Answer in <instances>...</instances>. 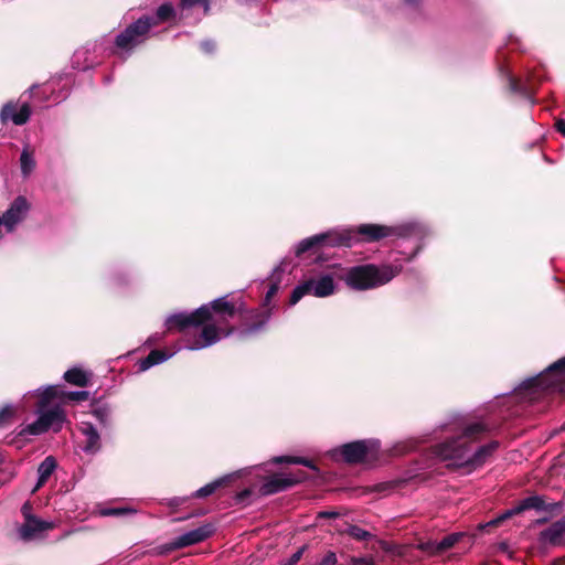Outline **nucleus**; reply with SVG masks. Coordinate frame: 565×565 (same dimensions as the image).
I'll list each match as a JSON object with an SVG mask.
<instances>
[{"mask_svg":"<svg viewBox=\"0 0 565 565\" xmlns=\"http://www.w3.org/2000/svg\"><path fill=\"white\" fill-rule=\"evenodd\" d=\"M286 275V268L282 264L277 266L270 277L268 278L266 286L267 290L262 302V307L253 312L249 311V334L260 331L264 326L268 322L274 306L271 305L273 297L280 289L284 277Z\"/></svg>","mask_w":565,"mask_h":565,"instance_id":"obj_6","label":"nucleus"},{"mask_svg":"<svg viewBox=\"0 0 565 565\" xmlns=\"http://www.w3.org/2000/svg\"><path fill=\"white\" fill-rule=\"evenodd\" d=\"M405 1L408 2V3H415L416 2V0H405Z\"/></svg>","mask_w":565,"mask_h":565,"instance_id":"obj_47","label":"nucleus"},{"mask_svg":"<svg viewBox=\"0 0 565 565\" xmlns=\"http://www.w3.org/2000/svg\"><path fill=\"white\" fill-rule=\"evenodd\" d=\"M63 379L68 384L79 387H86L89 383V374L81 367H72L67 370L64 373Z\"/></svg>","mask_w":565,"mask_h":565,"instance_id":"obj_22","label":"nucleus"},{"mask_svg":"<svg viewBox=\"0 0 565 565\" xmlns=\"http://www.w3.org/2000/svg\"><path fill=\"white\" fill-rule=\"evenodd\" d=\"M334 280L331 274L328 273L310 277L294 289L290 297V305H296L306 295H312L319 298L328 297L334 292Z\"/></svg>","mask_w":565,"mask_h":565,"instance_id":"obj_9","label":"nucleus"},{"mask_svg":"<svg viewBox=\"0 0 565 565\" xmlns=\"http://www.w3.org/2000/svg\"><path fill=\"white\" fill-rule=\"evenodd\" d=\"M361 235L366 242H376L393 235H401V228L377 224H362L356 230L332 231L302 239L296 247V254L301 255L317 245L347 246L355 241V235Z\"/></svg>","mask_w":565,"mask_h":565,"instance_id":"obj_2","label":"nucleus"},{"mask_svg":"<svg viewBox=\"0 0 565 565\" xmlns=\"http://www.w3.org/2000/svg\"><path fill=\"white\" fill-rule=\"evenodd\" d=\"M57 466V462L53 456H47L39 466L38 473L39 479L35 484V487L32 490V493H35L38 490H40L49 480V478L54 472L55 468Z\"/></svg>","mask_w":565,"mask_h":565,"instance_id":"obj_20","label":"nucleus"},{"mask_svg":"<svg viewBox=\"0 0 565 565\" xmlns=\"http://www.w3.org/2000/svg\"><path fill=\"white\" fill-rule=\"evenodd\" d=\"M338 515V512L334 511H323L319 513V518H335Z\"/></svg>","mask_w":565,"mask_h":565,"instance_id":"obj_42","label":"nucleus"},{"mask_svg":"<svg viewBox=\"0 0 565 565\" xmlns=\"http://www.w3.org/2000/svg\"><path fill=\"white\" fill-rule=\"evenodd\" d=\"M173 17H174V9H173L172 4L163 3V4L159 6V8L157 9V12H156V17H153V18L158 24L159 22L168 21V20L172 19Z\"/></svg>","mask_w":565,"mask_h":565,"instance_id":"obj_27","label":"nucleus"},{"mask_svg":"<svg viewBox=\"0 0 565 565\" xmlns=\"http://www.w3.org/2000/svg\"><path fill=\"white\" fill-rule=\"evenodd\" d=\"M157 25L153 17L142 15L137 21L130 23L115 38L116 47L130 51L142 44L152 26Z\"/></svg>","mask_w":565,"mask_h":565,"instance_id":"obj_7","label":"nucleus"},{"mask_svg":"<svg viewBox=\"0 0 565 565\" xmlns=\"http://www.w3.org/2000/svg\"><path fill=\"white\" fill-rule=\"evenodd\" d=\"M2 222H3V217H0V225L2 224Z\"/></svg>","mask_w":565,"mask_h":565,"instance_id":"obj_48","label":"nucleus"},{"mask_svg":"<svg viewBox=\"0 0 565 565\" xmlns=\"http://www.w3.org/2000/svg\"><path fill=\"white\" fill-rule=\"evenodd\" d=\"M545 508L544 500L541 497L533 495L525 498L516 508L507 511L501 519H507L513 514L520 513L524 510H543Z\"/></svg>","mask_w":565,"mask_h":565,"instance_id":"obj_21","label":"nucleus"},{"mask_svg":"<svg viewBox=\"0 0 565 565\" xmlns=\"http://www.w3.org/2000/svg\"><path fill=\"white\" fill-rule=\"evenodd\" d=\"M32 109L28 103H23L18 109V104L10 100L0 110V121L7 124L11 120L17 126L25 125L31 117Z\"/></svg>","mask_w":565,"mask_h":565,"instance_id":"obj_13","label":"nucleus"},{"mask_svg":"<svg viewBox=\"0 0 565 565\" xmlns=\"http://www.w3.org/2000/svg\"><path fill=\"white\" fill-rule=\"evenodd\" d=\"M64 391L57 386H47L39 396L36 408H46L52 401L63 399Z\"/></svg>","mask_w":565,"mask_h":565,"instance_id":"obj_23","label":"nucleus"},{"mask_svg":"<svg viewBox=\"0 0 565 565\" xmlns=\"http://www.w3.org/2000/svg\"><path fill=\"white\" fill-rule=\"evenodd\" d=\"M553 392H565V356L550 365L537 376L527 379L516 388V395L529 402L536 401L543 394Z\"/></svg>","mask_w":565,"mask_h":565,"instance_id":"obj_3","label":"nucleus"},{"mask_svg":"<svg viewBox=\"0 0 565 565\" xmlns=\"http://www.w3.org/2000/svg\"><path fill=\"white\" fill-rule=\"evenodd\" d=\"M451 437L434 447V455L447 466L468 468L469 471L482 466L499 447L498 441L479 446L472 451L471 444L488 431L482 422L469 423L463 417L455 418L443 426Z\"/></svg>","mask_w":565,"mask_h":565,"instance_id":"obj_1","label":"nucleus"},{"mask_svg":"<svg viewBox=\"0 0 565 565\" xmlns=\"http://www.w3.org/2000/svg\"><path fill=\"white\" fill-rule=\"evenodd\" d=\"M556 129L558 132H561L563 136H565V120L558 119L556 121Z\"/></svg>","mask_w":565,"mask_h":565,"instance_id":"obj_41","label":"nucleus"},{"mask_svg":"<svg viewBox=\"0 0 565 565\" xmlns=\"http://www.w3.org/2000/svg\"><path fill=\"white\" fill-rule=\"evenodd\" d=\"M35 88H38V86H36V85H33V86L30 88V92H31V93H33V90H34Z\"/></svg>","mask_w":565,"mask_h":565,"instance_id":"obj_46","label":"nucleus"},{"mask_svg":"<svg viewBox=\"0 0 565 565\" xmlns=\"http://www.w3.org/2000/svg\"><path fill=\"white\" fill-rule=\"evenodd\" d=\"M89 398V393L87 391H77V392H65L63 395V399L74 401V402H84Z\"/></svg>","mask_w":565,"mask_h":565,"instance_id":"obj_34","label":"nucleus"},{"mask_svg":"<svg viewBox=\"0 0 565 565\" xmlns=\"http://www.w3.org/2000/svg\"><path fill=\"white\" fill-rule=\"evenodd\" d=\"M4 462V458L2 455H0V466Z\"/></svg>","mask_w":565,"mask_h":565,"instance_id":"obj_45","label":"nucleus"},{"mask_svg":"<svg viewBox=\"0 0 565 565\" xmlns=\"http://www.w3.org/2000/svg\"><path fill=\"white\" fill-rule=\"evenodd\" d=\"M509 84L512 92L527 94L526 88L516 78L509 76Z\"/></svg>","mask_w":565,"mask_h":565,"instance_id":"obj_35","label":"nucleus"},{"mask_svg":"<svg viewBox=\"0 0 565 565\" xmlns=\"http://www.w3.org/2000/svg\"><path fill=\"white\" fill-rule=\"evenodd\" d=\"M214 42L212 41H204L201 44V47L207 53L212 52L214 50Z\"/></svg>","mask_w":565,"mask_h":565,"instance_id":"obj_40","label":"nucleus"},{"mask_svg":"<svg viewBox=\"0 0 565 565\" xmlns=\"http://www.w3.org/2000/svg\"><path fill=\"white\" fill-rule=\"evenodd\" d=\"M335 563L337 556L334 553L330 552L324 556L320 565H335Z\"/></svg>","mask_w":565,"mask_h":565,"instance_id":"obj_38","label":"nucleus"},{"mask_svg":"<svg viewBox=\"0 0 565 565\" xmlns=\"http://www.w3.org/2000/svg\"><path fill=\"white\" fill-rule=\"evenodd\" d=\"M241 476H242V470L226 475L222 478H218V479L205 484L204 487L200 488L199 490H196L193 493V497L194 498H206L221 489L234 487V484L241 478Z\"/></svg>","mask_w":565,"mask_h":565,"instance_id":"obj_16","label":"nucleus"},{"mask_svg":"<svg viewBox=\"0 0 565 565\" xmlns=\"http://www.w3.org/2000/svg\"><path fill=\"white\" fill-rule=\"evenodd\" d=\"M137 510L129 507H118L103 509L100 514L104 516H125L135 514Z\"/></svg>","mask_w":565,"mask_h":565,"instance_id":"obj_28","label":"nucleus"},{"mask_svg":"<svg viewBox=\"0 0 565 565\" xmlns=\"http://www.w3.org/2000/svg\"><path fill=\"white\" fill-rule=\"evenodd\" d=\"M418 547L423 551V552H426L428 554H431V555H437L439 553H441V547H439V542L437 541H427V542H423L418 545Z\"/></svg>","mask_w":565,"mask_h":565,"instance_id":"obj_33","label":"nucleus"},{"mask_svg":"<svg viewBox=\"0 0 565 565\" xmlns=\"http://www.w3.org/2000/svg\"><path fill=\"white\" fill-rule=\"evenodd\" d=\"M275 461L276 462H287V463H299V465H303L306 467H309V468L316 470V466L310 460L300 458V457L282 456V457H277L275 459Z\"/></svg>","mask_w":565,"mask_h":565,"instance_id":"obj_32","label":"nucleus"},{"mask_svg":"<svg viewBox=\"0 0 565 565\" xmlns=\"http://www.w3.org/2000/svg\"><path fill=\"white\" fill-rule=\"evenodd\" d=\"M215 532V527L213 524H204L199 526L198 529L191 530L168 543L167 551H175L190 545H194L201 543L212 536Z\"/></svg>","mask_w":565,"mask_h":565,"instance_id":"obj_12","label":"nucleus"},{"mask_svg":"<svg viewBox=\"0 0 565 565\" xmlns=\"http://www.w3.org/2000/svg\"><path fill=\"white\" fill-rule=\"evenodd\" d=\"M462 536L463 533H451L439 541V547H441L443 552L447 551L458 543Z\"/></svg>","mask_w":565,"mask_h":565,"instance_id":"obj_31","label":"nucleus"},{"mask_svg":"<svg viewBox=\"0 0 565 565\" xmlns=\"http://www.w3.org/2000/svg\"><path fill=\"white\" fill-rule=\"evenodd\" d=\"M20 164L21 172L23 175H29L35 168V160L33 158V154L28 149H24L22 151L20 157Z\"/></svg>","mask_w":565,"mask_h":565,"instance_id":"obj_25","label":"nucleus"},{"mask_svg":"<svg viewBox=\"0 0 565 565\" xmlns=\"http://www.w3.org/2000/svg\"><path fill=\"white\" fill-rule=\"evenodd\" d=\"M401 270L402 267L397 265H385L382 267L361 265L350 268L344 280L349 287L356 290L372 289L387 284Z\"/></svg>","mask_w":565,"mask_h":565,"instance_id":"obj_5","label":"nucleus"},{"mask_svg":"<svg viewBox=\"0 0 565 565\" xmlns=\"http://www.w3.org/2000/svg\"><path fill=\"white\" fill-rule=\"evenodd\" d=\"M17 415L15 407L11 405H6L0 409V428L8 426L12 423L13 418Z\"/></svg>","mask_w":565,"mask_h":565,"instance_id":"obj_29","label":"nucleus"},{"mask_svg":"<svg viewBox=\"0 0 565 565\" xmlns=\"http://www.w3.org/2000/svg\"><path fill=\"white\" fill-rule=\"evenodd\" d=\"M203 328L198 338H195L193 344L190 347L192 350L206 348L218 341L220 328L216 327L215 322H205L202 324Z\"/></svg>","mask_w":565,"mask_h":565,"instance_id":"obj_18","label":"nucleus"},{"mask_svg":"<svg viewBox=\"0 0 565 565\" xmlns=\"http://www.w3.org/2000/svg\"><path fill=\"white\" fill-rule=\"evenodd\" d=\"M245 498H247V488H244L242 489L239 492H237L236 494V499L237 501H243Z\"/></svg>","mask_w":565,"mask_h":565,"instance_id":"obj_43","label":"nucleus"},{"mask_svg":"<svg viewBox=\"0 0 565 565\" xmlns=\"http://www.w3.org/2000/svg\"><path fill=\"white\" fill-rule=\"evenodd\" d=\"M539 541L544 545L565 544V518L552 523L540 533Z\"/></svg>","mask_w":565,"mask_h":565,"instance_id":"obj_17","label":"nucleus"},{"mask_svg":"<svg viewBox=\"0 0 565 565\" xmlns=\"http://www.w3.org/2000/svg\"><path fill=\"white\" fill-rule=\"evenodd\" d=\"M305 547H300L297 552H295L289 559L285 563V565H296L302 557Z\"/></svg>","mask_w":565,"mask_h":565,"instance_id":"obj_37","label":"nucleus"},{"mask_svg":"<svg viewBox=\"0 0 565 565\" xmlns=\"http://www.w3.org/2000/svg\"><path fill=\"white\" fill-rule=\"evenodd\" d=\"M184 8H192L195 6L209 7V0H181Z\"/></svg>","mask_w":565,"mask_h":565,"instance_id":"obj_36","label":"nucleus"},{"mask_svg":"<svg viewBox=\"0 0 565 565\" xmlns=\"http://www.w3.org/2000/svg\"><path fill=\"white\" fill-rule=\"evenodd\" d=\"M306 473L301 470L280 472L269 476L262 484L260 492L264 495L275 494L302 481Z\"/></svg>","mask_w":565,"mask_h":565,"instance_id":"obj_11","label":"nucleus"},{"mask_svg":"<svg viewBox=\"0 0 565 565\" xmlns=\"http://www.w3.org/2000/svg\"><path fill=\"white\" fill-rule=\"evenodd\" d=\"M182 503V500L180 498H174L170 501V505L178 507Z\"/></svg>","mask_w":565,"mask_h":565,"instance_id":"obj_44","label":"nucleus"},{"mask_svg":"<svg viewBox=\"0 0 565 565\" xmlns=\"http://www.w3.org/2000/svg\"><path fill=\"white\" fill-rule=\"evenodd\" d=\"M373 559L369 557H359L352 559V565H372Z\"/></svg>","mask_w":565,"mask_h":565,"instance_id":"obj_39","label":"nucleus"},{"mask_svg":"<svg viewBox=\"0 0 565 565\" xmlns=\"http://www.w3.org/2000/svg\"><path fill=\"white\" fill-rule=\"evenodd\" d=\"M29 209L30 204L28 200L24 196L19 195L13 200V202L10 204L9 209L3 213V215L0 216L3 217L2 224H4V226L9 231H11L15 224H18L24 218Z\"/></svg>","mask_w":565,"mask_h":565,"instance_id":"obj_15","label":"nucleus"},{"mask_svg":"<svg viewBox=\"0 0 565 565\" xmlns=\"http://www.w3.org/2000/svg\"><path fill=\"white\" fill-rule=\"evenodd\" d=\"M93 415L103 426H108L111 423V411L106 405L96 406L93 411Z\"/></svg>","mask_w":565,"mask_h":565,"instance_id":"obj_26","label":"nucleus"},{"mask_svg":"<svg viewBox=\"0 0 565 565\" xmlns=\"http://www.w3.org/2000/svg\"><path fill=\"white\" fill-rule=\"evenodd\" d=\"M28 509V504L25 503L22 507V512L25 516V522L21 525L19 533L20 537L23 541H31L42 532H45L47 530H52L54 527V524L52 522H46L43 520L38 519L36 516L32 514H28L25 510Z\"/></svg>","mask_w":565,"mask_h":565,"instance_id":"obj_14","label":"nucleus"},{"mask_svg":"<svg viewBox=\"0 0 565 565\" xmlns=\"http://www.w3.org/2000/svg\"><path fill=\"white\" fill-rule=\"evenodd\" d=\"M236 313L234 303L227 301L224 297L203 305L191 313H177L168 318L167 327L169 331L174 329L184 331L190 327H199L205 322L213 321V315L221 319L232 318Z\"/></svg>","mask_w":565,"mask_h":565,"instance_id":"obj_4","label":"nucleus"},{"mask_svg":"<svg viewBox=\"0 0 565 565\" xmlns=\"http://www.w3.org/2000/svg\"><path fill=\"white\" fill-rule=\"evenodd\" d=\"M380 448V443L375 439L356 440L343 445L340 454L344 461L349 463H358L373 459Z\"/></svg>","mask_w":565,"mask_h":565,"instance_id":"obj_10","label":"nucleus"},{"mask_svg":"<svg viewBox=\"0 0 565 565\" xmlns=\"http://www.w3.org/2000/svg\"><path fill=\"white\" fill-rule=\"evenodd\" d=\"M168 358L167 353L161 350H151L150 353L140 361L139 369L146 371L151 366L166 361Z\"/></svg>","mask_w":565,"mask_h":565,"instance_id":"obj_24","label":"nucleus"},{"mask_svg":"<svg viewBox=\"0 0 565 565\" xmlns=\"http://www.w3.org/2000/svg\"><path fill=\"white\" fill-rule=\"evenodd\" d=\"M347 533L356 541H369L372 539V534L356 525H350L347 529Z\"/></svg>","mask_w":565,"mask_h":565,"instance_id":"obj_30","label":"nucleus"},{"mask_svg":"<svg viewBox=\"0 0 565 565\" xmlns=\"http://www.w3.org/2000/svg\"><path fill=\"white\" fill-rule=\"evenodd\" d=\"M36 413L39 414L38 419L32 424L26 425L19 433V436H38L46 433L49 429H53V431L58 433L62 429L64 422L66 420V414L64 409L58 405L50 409L36 408Z\"/></svg>","mask_w":565,"mask_h":565,"instance_id":"obj_8","label":"nucleus"},{"mask_svg":"<svg viewBox=\"0 0 565 565\" xmlns=\"http://www.w3.org/2000/svg\"><path fill=\"white\" fill-rule=\"evenodd\" d=\"M82 433L85 436V441L83 445V450L86 454H96L100 449V436L97 429L88 423H84L82 427Z\"/></svg>","mask_w":565,"mask_h":565,"instance_id":"obj_19","label":"nucleus"}]
</instances>
